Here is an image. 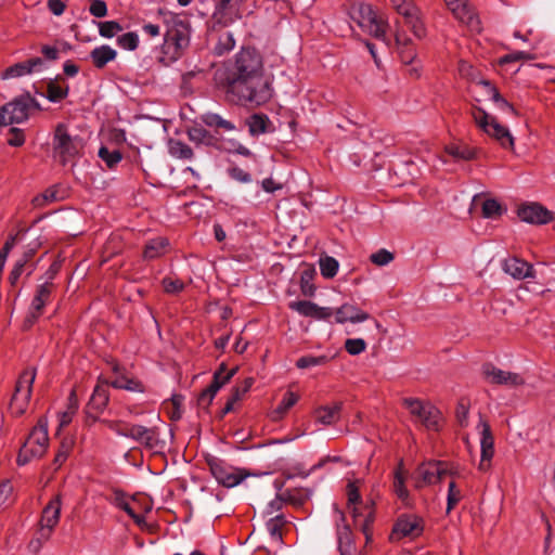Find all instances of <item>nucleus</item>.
I'll return each mask as SVG.
<instances>
[{"label": "nucleus", "mask_w": 555, "mask_h": 555, "mask_svg": "<svg viewBox=\"0 0 555 555\" xmlns=\"http://www.w3.org/2000/svg\"><path fill=\"white\" fill-rule=\"evenodd\" d=\"M98 156L106 164L108 169H113L121 160V154L118 150H108L106 146L100 147Z\"/></svg>", "instance_id": "de8ad7c7"}, {"label": "nucleus", "mask_w": 555, "mask_h": 555, "mask_svg": "<svg viewBox=\"0 0 555 555\" xmlns=\"http://www.w3.org/2000/svg\"><path fill=\"white\" fill-rule=\"evenodd\" d=\"M341 402H335L332 406H320L314 411L315 418L323 425H332L339 420Z\"/></svg>", "instance_id": "c756f323"}, {"label": "nucleus", "mask_w": 555, "mask_h": 555, "mask_svg": "<svg viewBox=\"0 0 555 555\" xmlns=\"http://www.w3.org/2000/svg\"><path fill=\"white\" fill-rule=\"evenodd\" d=\"M80 149V141L72 138L63 125H59L54 134V159L63 165L72 163V159Z\"/></svg>", "instance_id": "9d476101"}, {"label": "nucleus", "mask_w": 555, "mask_h": 555, "mask_svg": "<svg viewBox=\"0 0 555 555\" xmlns=\"http://www.w3.org/2000/svg\"><path fill=\"white\" fill-rule=\"evenodd\" d=\"M130 438L153 454L165 453L166 441L160 438V431L157 426L145 427L139 424L134 425L130 433Z\"/></svg>", "instance_id": "9b49d317"}, {"label": "nucleus", "mask_w": 555, "mask_h": 555, "mask_svg": "<svg viewBox=\"0 0 555 555\" xmlns=\"http://www.w3.org/2000/svg\"><path fill=\"white\" fill-rule=\"evenodd\" d=\"M268 124L269 119L267 116L255 114L248 120L249 132L253 135L264 133L267 131Z\"/></svg>", "instance_id": "09e8293b"}, {"label": "nucleus", "mask_w": 555, "mask_h": 555, "mask_svg": "<svg viewBox=\"0 0 555 555\" xmlns=\"http://www.w3.org/2000/svg\"><path fill=\"white\" fill-rule=\"evenodd\" d=\"M205 460L211 475L216 478L218 483L223 487H235L248 476L245 470L235 468L214 455H208Z\"/></svg>", "instance_id": "0eeeda50"}, {"label": "nucleus", "mask_w": 555, "mask_h": 555, "mask_svg": "<svg viewBox=\"0 0 555 555\" xmlns=\"http://www.w3.org/2000/svg\"><path fill=\"white\" fill-rule=\"evenodd\" d=\"M61 496L56 495L44 506L39 525L54 529L61 515Z\"/></svg>", "instance_id": "bb28decb"}, {"label": "nucleus", "mask_w": 555, "mask_h": 555, "mask_svg": "<svg viewBox=\"0 0 555 555\" xmlns=\"http://www.w3.org/2000/svg\"><path fill=\"white\" fill-rule=\"evenodd\" d=\"M397 13L403 18L404 24L417 38H422L425 35L421 11L413 2L409 5L398 7Z\"/></svg>", "instance_id": "aec40b11"}, {"label": "nucleus", "mask_w": 555, "mask_h": 555, "mask_svg": "<svg viewBox=\"0 0 555 555\" xmlns=\"http://www.w3.org/2000/svg\"><path fill=\"white\" fill-rule=\"evenodd\" d=\"M104 423L111 430L115 431L119 436L130 438V433L135 424H131L120 420H103Z\"/></svg>", "instance_id": "c03bdc74"}, {"label": "nucleus", "mask_w": 555, "mask_h": 555, "mask_svg": "<svg viewBox=\"0 0 555 555\" xmlns=\"http://www.w3.org/2000/svg\"><path fill=\"white\" fill-rule=\"evenodd\" d=\"M17 235H18L17 233L9 235L0 250V274H2V272H3V269H4V266H5V262H7L10 251L13 249V247L16 244Z\"/></svg>", "instance_id": "e2e57ef3"}, {"label": "nucleus", "mask_w": 555, "mask_h": 555, "mask_svg": "<svg viewBox=\"0 0 555 555\" xmlns=\"http://www.w3.org/2000/svg\"><path fill=\"white\" fill-rule=\"evenodd\" d=\"M169 247V241L167 237L157 236L149 240L143 248V259L154 260L165 255Z\"/></svg>", "instance_id": "cd10ccee"}, {"label": "nucleus", "mask_w": 555, "mask_h": 555, "mask_svg": "<svg viewBox=\"0 0 555 555\" xmlns=\"http://www.w3.org/2000/svg\"><path fill=\"white\" fill-rule=\"evenodd\" d=\"M473 118L475 122L488 135L496 140L503 147L513 149L514 138L509 130L502 126L494 116L488 114L481 107L473 108Z\"/></svg>", "instance_id": "20e7f679"}, {"label": "nucleus", "mask_w": 555, "mask_h": 555, "mask_svg": "<svg viewBox=\"0 0 555 555\" xmlns=\"http://www.w3.org/2000/svg\"><path fill=\"white\" fill-rule=\"evenodd\" d=\"M447 8L451 11L453 16L463 25L467 26L470 30L479 31L480 21L475 13L474 8L468 0H443Z\"/></svg>", "instance_id": "dca6fc26"}, {"label": "nucleus", "mask_w": 555, "mask_h": 555, "mask_svg": "<svg viewBox=\"0 0 555 555\" xmlns=\"http://www.w3.org/2000/svg\"><path fill=\"white\" fill-rule=\"evenodd\" d=\"M402 404L428 430L438 431L440 429L441 412L431 403L417 398H404Z\"/></svg>", "instance_id": "423d86ee"}, {"label": "nucleus", "mask_w": 555, "mask_h": 555, "mask_svg": "<svg viewBox=\"0 0 555 555\" xmlns=\"http://www.w3.org/2000/svg\"><path fill=\"white\" fill-rule=\"evenodd\" d=\"M518 218L530 224H547L555 218L553 211L548 210L538 202H526L517 207Z\"/></svg>", "instance_id": "2eb2a0df"}, {"label": "nucleus", "mask_w": 555, "mask_h": 555, "mask_svg": "<svg viewBox=\"0 0 555 555\" xmlns=\"http://www.w3.org/2000/svg\"><path fill=\"white\" fill-rule=\"evenodd\" d=\"M333 315H335V322L340 324L346 322L359 323L371 318L367 312L350 304H344L335 309Z\"/></svg>", "instance_id": "b1692460"}, {"label": "nucleus", "mask_w": 555, "mask_h": 555, "mask_svg": "<svg viewBox=\"0 0 555 555\" xmlns=\"http://www.w3.org/2000/svg\"><path fill=\"white\" fill-rule=\"evenodd\" d=\"M503 270L517 280L535 276V270L533 266L528 261L517 257L505 259L503 262Z\"/></svg>", "instance_id": "5701e85b"}, {"label": "nucleus", "mask_w": 555, "mask_h": 555, "mask_svg": "<svg viewBox=\"0 0 555 555\" xmlns=\"http://www.w3.org/2000/svg\"><path fill=\"white\" fill-rule=\"evenodd\" d=\"M330 361V358L325 354L322 356H304L296 361L298 369H309L312 366L324 365Z\"/></svg>", "instance_id": "49530a36"}, {"label": "nucleus", "mask_w": 555, "mask_h": 555, "mask_svg": "<svg viewBox=\"0 0 555 555\" xmlns=\"http://www.w3.org/2000/svg\"><path fill=\"white\" fill-rule=\"evenodd\" d=\"M73 448V441L63 439L60 443L59 450L53 459L54 469H59L67 460Z\"/></svg>", "instance_id": "3c124183"}, {"label": "nucleus", "mask_w": 555, "mask_h": 555, "mask_svg": "<svg viewBox=\"0 0 555 555\" xmlns=\"http://www.w3.org/2000/svg\"><path fill=\"white\" fill-rule=\"evenodd\" d=\"M255 379L253 377H246L240 385H235L231 389V393L229 397L232 398V401H238L242 397L247 393L251 386L254 385Z\"/></svg>", "instance_id": "bf43d9fd"}, {"label": "nucleus", "mask_w": 555, "mask_h": 555, "mask_svg": "<svg viewBox=\"0 0 555 555\" xmlns=\"http://www.w3.org/2000/svg\"><path fill=\"white\" fill-rule=\"evenodd\" d=\"M109 385L115 389H125L133 392H145L146 390L144 384L140 379L133 377H128L124 386L117 385L116 383H109Z\"/></svg>", "instance_id": "69168bd1"}, {"label": "nucleus", "mask_w": 555, "mask_h": 555, "mask_svg": "<svg viewBox=\"0 0 555 555\" xmlns=\"http://www.w3.org/2000/svg\"><path fill=\"white\" fill-rule=\"evenodd\" d=\"M479 85L483 86L491 100L494 101L499 107L503 111H508L516 115V111L512 104H509L498 91V89L491 85L489 80H480Z\"/></svg>", "instance_id": "58836bf2"}, {"label": "nucleus", "mask_w": 555, "mask_h": 555, "mask_svg": "<svg viewBox=\"0 0 555 555\" xmlns=\"http://www.w3.org/2000/svg\"><path fill=\"white\" fill-rule=\"evenodd\" d=\"M366 348V343L362 338H349L345 341V349L351 356L362 353Z\"/></svg>", "instance_id": "338daca9"}, {"label": "nucleus", "mask_w": 555, "mask_h": 555, "mask_svg": "<svg viewBox=\"0 0 555 555\" xmlns=\"http://www.w3.org/2000/svg\"><path fill=\"white\" fill-rule=\"evenodd\" d=\"M108 402L109 391L103 383L99 382L85 408L86 425L91 426L100 421V415L104 412Z\"/></svg>", "instance_id": "ddd939ff"}, {"label": "nucleus", "mask_w": 555, "mask_h": 555, "mask_svg": "<svg viewBox=\"0 0 555 555\" xmlns=\"http://www.w3.org/2000/svg\"><path fill=\"white\" fill-rule=\"evenodd\" d=\"M227 95L241 105H261L270 100V81L264 76L261 55L254 49H243L228 69Z\"/></svg>", "instance_id": "f257e3e1"}, {"label": "nucleus", "mask_w": 555, "mask_h": 555, "mask_svg": "<svg viewBox=\"0 0 555 555\" xmlns=\"http://www.w3.org/2000/svg\"><path fill=\"white\" fill-rule=\"evenodd\" d=\"M112 503L122 509L129 517L132 518L134 524L142 530H144L147 527V524L145 521V517L143 514H140L137 512L135 507L131 502L128 501L127 494L118 488L113 489V500Z\"/></svg>", "instance_id": "412c9836"}, {"label": "nucleus", "mask_w": 555, "mask_h": 555, "mask_svg": "<svg viewBox=\"0 0 555 555\" xmlns=\"http://www.w3.org/2000/svg\"><path fill=\"white\" fill-rule=\"evenodd\" d=\"M168 28L165 34V48L170 50L175 49L178 53L189 44V25L181 20L178 15H170L167 20Z\"/></svg>", "instance_id": "f8f14e48"}, {"label": "nucleus", "mask_w": 555, "mask_h": 555, "mask_svg": "<svg viewBox=\"0 0 555 555\" xmlns=\"http://www.w3.org/2000/svg\"><path fill=\"white\" fill-rule=\"evenodd\" d=\"M169 150L172 156L183 159H189L193 155L191 147L181 141H170Z\"/></svg>", "instance_id": "4d7b16f0"}, {"label": "nucleus", "mask_w": 555, "mask_h": 555, "mask_svg": "<svg viewBox=\"0 0 555 555\" xmlns=\"http://www.w3.org/2000/svg\"><path fill=\"white\" fill-rule=\"evenodd\" d=\"M288 307L291 310L298 312L302 317L311 318L318 321H330L334 313V309L328 307H320L310 300L291 301Z\"/></svg>", "instance_id": "a211bd4d"}, {"label": "nucleus", "mask_w": 555, "mask_h": 555, "mask_svg": "<svg viewBox=\"0 0 555 555\" xmlns=\"http://www.w3.org/2000/svg\"><path fill=\"white\" fill-rule=\"evenodd\" d=\"M347 493V505L348 508L351 509V515L354 521V525L358 524L359 517L363 516L360 508L357 506L362 503V496L360 494L359 487L356 481H349L346 487Z\"/></svg>", "instance_id": "c85d7f7f"}, {"label": "nucleus", "mask_w": 555, "mask_h": 555, "mask_svg": "<svg viewBox=\"0 0 555 555\" xmlns=\"http://www.w3.org/2000/svg\"><path fill=\"white\" fill-rule=\"evenodd\" d=\"M339 263L334 257L326 256L320 259V271L323 278L332 279L338 272Z\"/></svg>", "instance_id": "a18cd8bd"}, {"label": "nucleus", "mask_w": 555, "mask_h": 555, "mask_svg": "<svg viewBox=\"0 0 555 555\" xmlns=\"http://www.w3.org/2000/svg\"><path fill=\"white\" fill-rule=\"evenodd\" d=\"M374 501H371L370 504L366 503L364 505V511L366 512L364 515V519L360 525V530L365 537L366 544L370 543L373 539V524L375 521V508Z\"/></svg>", "instance_id": "e433bc0d"}, {"label": "nucleus", "mask_w": 555, "mask_h": 555, "mask_svg": "<svg viewBox=\"0 0 555 555\" xmlns=\"http://www.w3.org/2000/svg\"><path fill=\"white\" fill-rule=\"evenodd\" d=\"M70 188L65 183H55L31 199L35 208H43L49 204L61 202L69 197Z\"/></svg>", "instance_id": "6ab92c4d"}, {"label": "nucleus", "mask_w": 555, "mask_h": 555, "mask_svg": "<svg viewBox=\"0 0 555 555\" xmlns=\"http://www.w3.org/2000/svg\"><path fill=\"white\" fill-rule=\"evenodd\" d=\"M238 367L231 370L227 369V364L222 362L212 375V380L208 387L211 388V392H218L219 389L228 384L232 377L237 373Z\"/></svg>", "instance_id": "7c9ffc66"}, {"label": "nucleus", "mask_w": 555, "mask_h": 555, "mask_svg": "<svg viewBox=\"0 0 555 555\" xmlns=\"http://www.w3.org/2000/svg\"><path fill=\"white\" fill-rule=\"evenodd\" d=\"M49 446L48 424L40 418L37 425L31 429L27 440L20 449L16 462L20 466L26 465L33 459L42 457Z\"/></svg>", "instance_id": "f03ea898"}, {"label": "nucleus", "mask_w": 555, "mask_h": 555, "mask_svg": "<svg viewBox=\"0 0 555 555\" xmlns=\"http://www.w3.org/2000/svg\"><path fill=\"white\" fill-rule=\"evenodd\" d=\"M117 53L108 46H101L91 51L90 57L98 68H103L108 62L115 60Z\"/></svg>", "instance_id": "f704fd0d"}, {"label": "nucleus", "mask_w": 555, "mask_h": 555, "mask_svg": "<svg viewBox=\"0 0 555 555\" xmlns=\"http://www.w3.org/2000/svg\"><path fill=\"white\" fill-rule=\"evenodd\" d=\"M43 64L40 57L29 59L8 67L2 74L1 79L18 78L38 70Z\"/></svg>", "instance_id": "393cba45"}, {"label": "nucleus", "mask_w": 555, "mask_h": 555, "mask_svg": "<svg viewBox=\"0 0 555 555\" xmlns=\"http://www.w3.org/2000/svg\"><path fill=\"white\" fill-rule=\"evenodd\" d=\"M470 408V401L468 398L462 397L459 399L456 409H455V417L461 426H467L468 424V413Z\"/></svg>", "instance_id": "864d4df0"}, {"label": "nucleus", "mask_w": 555, "mask_h": 555, "mask_svg": "<svg viewBox=\"0 0 555 555\" xmlns=\"http://www.w3.org/2000/svg\"><path fill=\"white\" fill-rule=\"evenodd\" d=\"M446 152L455 160H468L474 157V151L467 147L466 145L452 144L447 146Z\"/></svg>", "instance_id": "8fccbe9b"}, {"label": "nucleus", "mask_w": 555, "mask_h": 555, "mask_svg": "<svg viewBox=\"0 0 555 555\" xmlns=\"http://www.w3.org/2000/svg\"><path fill=\"white\" fill-rule=\"evenodd\" d=\"M481 210L485 218H498L506 211V208H504L496 199L488 198L482 203Z\"/></svg>", "instance_id": "37998d69"}, {"label": "nucleus", "mask_w": 555, "mask_h": 555, "mask_svg": "<svg viewBox=\"0 0 555 555\" xmlns=\"http://www.w3.org/2000/svg\"><path fill=\"white\" fill-rule=\"evenodd\" d=\"M287 524L283 514L276 515L275 517L270 518L266 526L271 535V538L278 542L283 541V527Z\"/></svg>", "instance_id": "a19ab883"}, {"label": "nucleus", "mask_w": 555, "mask_h": 555, "mask_svg": "<svg viewBox=\"0 0 555 555\" xmlns=\"http://www.w3.org/2000/svg\"><path fill=\"white\" fill-rule=\"evenodd\" d=\"M481 372L485 379L493 385L513 387L525 385V378L520 374L503 371L490 362L482 364Z\"/></svg>", "instance_id": "f3484780"}, {"label": "nucleus", "mask_w": 555, "mask_h": 555, "mask_svg": "<svg viewBox=\"0 0 555 555\" xmlns=\"http://www.w3.org/2000/svg\"><path fill=\"white\" fill-rule=\"evenodd\" d=\"M162 285L164 292L171 295L181 293L185 287L184 283L180 279H172L170 276H165L162 280Z\"/></svg>", "instance_id": "680f3d73"}, {"label": "nucleus", "mask_w": 555, "mask_h": 555, "mask_svg": "<svg viewBox=\"0 0 555 555\" xmlns=\"http://www.w3.org/2000/svg\"><path fill=\"white\" fill-rule=\"evenodd\" d=\"M337 542L338 552L347 555H352V548L354 547L353 534L349 525L338 526L337 528Z\"/></svg>", "instance_id": "473e14b6"}, {"label": "nucleus", "mask_w": 555, "mask_h": 555, "mask_svg": "<svg viewBox=\"0 0 555 555\" xmlns=\"http://www.w3.org/2000/svg\"><path fill=\"white\" fill-rule=\"evenodd\" d=\"M317 272L312 266H306L300 272V292L306 297H312L315 294L313 280Z\"/></svg>", "instance_id": "c9c22d12"}, {"label": "nucleus", "mask_w": 555, "mask_h": 555, "mask_svg": "<svg viewBox=\"0 0 555 555\" xmlns=\"http://www.w3.org/2000/svg\"><path fill=\"white\" fill-rule=\"evenodd\" d=\"M424 532V519L415 514H401L392 526L389 534L391 542L404 538L416 539Z\"/></svg>", "instance_id": "1a4fd4ad"}, {"label": "nucleus", "mask_w": 555, "mask_h": 555, "mask_svg": "<svg viewBox=\"0 0 555 555\" xmlns=\"http://www.w3.org/2000/svg\"><path fill=\"white\" fill-rule=\"evenodd\" d=\"M396 43L399 48H402L400 51L401 59L404 63H411L415 56L414 51L410 48L411 40L404 34V31L400 28L399 23H396V31H395Z\"/></svg>", "instance_id": "72a5a7b5"}, {"label": "nucleus", "mask_w": 555, "mask_h": 555, "mask_svg": "<svg viewBox=\"0 0 555 555\" xmlns=\"http://www.w3.org/2000/svg\"><path fill=\"white\" fill-rule=\"evenodd\" d=\"M298 399L299 397L295 392L286 391L276 409L272 412V420L282 418L284 414L297 403Z\"/></svg>", "instance_id": "ea45409f"}, {"label": "nucleus", "mask_w": 555, "mask_h": 555, "mask_svg": "<svg viewBox=\"0 0 555 555\" xmlns=\"http://www.w3.org/2000/svg\"><path fill=\"white\" fill-rule=\"evenodd\" d=\"M461 500V490L456 487L455 481H450L447 496V515H449L451 511L455 508V506L460 503Z\"/></svg>", "instance_id": "5fc2aeb1"}, {"label": "nucleus", "mask_w": 555, "mask_h": 555, "mask_svg": "<svg viewBox=\"0 0 555 555\" xmlns=\"http://www.w3.org/2000/svg\"><path fill=\"white\" fill-rule=\"evenodd\" d=\"M281 495L285 504H291L293 506H301L306 501V495L301 489H286L281 492Z\"/></svg>", "instance_id": "603ef678"}, {"label": "nucleus", "mask_w": 555, "mask_h": 555, "mask_svg": "<svg viewBox=\"0 0 555 555\" xmlns=\"http://www.w3.org/2000/svg\"><path fill=\"white\" fill-rule=\"evenodd\" d=\"M405 475L403 461L400 460L395 472H393V482L392 488L393 492L402 502H405L409 499V490L405 487Z\"/></svg>", "instance_id": "2f4dec72"}, {"label": "nucleus", "mask_w": 555, "mask_h": 555, "mask_svg": "<svg viewBox=\"0 0 555 555\" xmlns=\"http://www.w3.org/2000/svg\"><path fill=\"white\" fill-rule=\"evenodd\" d=\"M480 425L482 430L480 440L481 460L479 469L486 470L489 467V464L486 465V463H490L494 455V437L492 435L491 426L487 421L481 420Z\"/></svg>", "instance_id": "4be33fe9"}, {"label": "nucleus", "mask_w": 555, "mask_h": 555, "mask_svg": "<svg viewBox=\"0 0 555 555\" xmlns=\"http://www.w3.org/2000/svg\"><path fill=\"white\" fill-rule=\"evenodd\" d=\"M216 147L224 150L227 152H236L242 155H249L248 149L240 144L234 140L218 139Z\"/></svg>", "instance_id": "13d9d810"}, {"label": "nucleus", "mask_w": 555, "mask_h": 555, "mask_svg": "<svg viewBox=\"0 0 555 555\" xmlns=\"http://www.w3.org/2000/svg\"><path fill=\"white\" fill-rule=\"evenodd\" d=\"M188 134L190 140L196 144L216 146L218 142V139L215 135L202 127H192L189 129Z\"/></svg>", "instance_id": "4c0bfd02"}, {"label": "nucleus", "mask_w": 555, "mask_h": 555, "mask_svg": "<svg viewBox=\"0 0 555 555\" xmlns=\"http://www.w3.org/2000/svg\"><path fill=\"white\" fill-rule=\"evenodd\" d=\"M393 259H395V255L385 248H380L376 253H373L370 256L371 262L378 267L386 266V264L390 263Z\"/></svg>", "instance_id": "0e129e2a"}, {"label": "nucleus", "mask_w": 555, "mask_h": 555, "mask_svg": "<svg viewBox=\"0 0 555 555\" xmlns=\"http://www.w3.org/2000/svg\"><path fill=\"white\" fill-rule=\"evenodd\" d=\"M31 108H39V104L29 94L14 99L0 108V126L21 124L27 120Z\"/></svg>", "instance_id": "39448f33"}, {"label": "nucleus", "mask_w": 555, "mask_h": 555, "mask_svg": "<svg viewBox=\"0 0 555 555\" xmlns=\"http://www.w3.org/2000/svg\"><path fill=\"white\" fill-rule=\"evenodd\" d=\"M118 44L127 50H134L138 47L139 38L135 33H127L118 37Z\"/></svg>", "instance_id": "774afa93"}, {"label": "nucleus", "mask_w": 555, "mask_h": 555, "mask_svg": "<svg viewBox=\"0 0 555 555\" xmlns=\"http://www.w3.org/2000/svg\"><path fill=\"white\" fill-rule=\"evenodd\" d=\"M56 291V285L54 282L44 281L42 284H39L36 287L30 307L36 310V312H43L46 305L50 304L52 300V295Z\"/></svg>", "instance_id": "a878e982"}, {"label": "nucleus", "mask_w": 555, "mask_h": 555, "mask_svg": "<svg viewBox=\"0 0 555 555\" xmlns=\"http://www.w3.org/2000/svg\"><path fill=\"white\" fill-rule=\"evenodd\" d=\"M122 30L121 25L116 21H107L99 23V33L102 37L113 38Z\"/></svg>", "instance_id": "052dcab7"}, {"label": "nucleus", "mask_w": 555, "mask_h": 555, "mask_svg": "<svg viewBox=\"0 0 555 555\" xmlns=\"http://www.w3.org/2000/svg\"><path fill=\"white\" fill-rule=\"evenodd\" d=\"M68 92V86H62L57 81H50L48 83V99L52 102L63 100Z\"/></svg>", "instance_id": "6e6d98bb"}, {"label": "nucleus", "mask_w": 555, "mask_h": 555, "mask_svg": "<svg viewBox=\"0 0 555 555\" xmlns=\"http://www.w3.org/2000/svg\"><path fill=\"white\" fill-rule=\"evenodd\" d=\"M202 120L208 127L220 128L225 131H232L235 129V126L230 120H227L215 113H206L203 115Z\"/></svg>", "instance_id": "79ce46f5"}, {"label": "nucleus", "mask_w": 555, "mask_h": 555, "mask_svg": "<svg viewBox=\"0 0 555 555\" xmlns=\"http://www.w3.org/2000/svg\"><path fill=\"white\" fill-rule=\"evenodd\" d=\"M448 472V463L443 461H428L422 463L417 469L418 478L415 481L414 487L416 489H422L425 486L435 485L447 475Z\"/></svg>", "instance_id": "4468645a"}, {"label": "nucleus", "mask_w": 555, "mask_h": 555, "mask_svg": "<svg viewBox=\"0 0 555 555\" xmlns=\"http://www.w3.org/2000/svg\"><path fill=\"white\" fill-rule=\"evenodd\" d=\"M36 375L37 369L34 366L26 367L20 374L10 402V411L13 416L20 417L26 412L31 398Z\"/></svg>", "instance_id": "7ed1b4c3"}, {"label": "nucleus", "mask_w": 555, "mask_h": 555, "mask_svg": "<svg viewBox=\"0 0 555 555\" xmlns=\"http://www.w3.org/2000/svg\"><path fill=\"white\" fill-rule=\"evenodd\" d=\"M358 25L370 35L377 39H382L386 44V31L388 22L379 16L370 4H360L358 9Z\"/></svg>", "instance_id": "6e6552de"}]
</instances>
